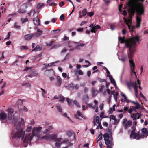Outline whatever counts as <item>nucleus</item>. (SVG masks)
I'll return each mask as SVG.
<instances>
[{"instance_id":"nucleus-11","label":"nucleus","mask_w":148,"mask_h":148,"mask_svg":"<svg viewBox=\"0 0 148 148\" xmlns=\"http://www.w3.org/2000/svg\"><path fill=\"white\" fill-rule=\"evenodd\" d=\"M126 121V119H124L123 122V124H124V127L125 129H127L129 128L130 126L132 125V121L131 120L128 121L127 123H125Z\"/></svg>"},{"instance_id":"nucleus-15","label":"nucleus","mask_w":148,"mask_h":148,"mask_svg":"<svg viewBox=\"0 0 148 148\" xmlns=\"http://www.w3.org/2000/svg\"><path fill=\"white\" fill-rule=\"evenodd\" d=\"M42 45L40 44L38 45L35 48H34L32 50V52H33V51L36 52L41 51L42 49Z\"/></svg>"},{"instance_id":"nucleus-51","label":"nucleus","mask_w":148,"mask_h":148,"mask_svg":"<svg viewBox=\"0 0 148 148\" xmlns=\"http://www.w3.org/2000/svg\"><path fill=\"white\" fill-rule=\"evenodd\" d=\"M95 121L96 123L97 124L99 123V117L98 116H97L95 118Z\"/></svg>"},{"instance_id":"nucleus-18","label":"nucleus","mask_w":148,"mask_h":148,"mask_svg":"<svg viewBox=\"0 0 148 148\" xmlns=\"http://www.w3.org/2000/svg\"><path fill=\"white\" fill-rule=\"evenodd\" d=\"M107 77L109 78V79L112 84H113L115 87L116 88L117 85L114 79L113 78L112 76L111 75H107Z\"/></svg>"},{"instance_id":"nucleus-28","label":"nucleus","mask_w":148,"mask_h":148,"mask_svg":"<svg viewBox=\"0 0 148 148\" xmlns=\"http://www.w3.org/2000/svg\"><path fill=\"white\" fill-rule=\"evenodd\" d=\"M102 138V135L101 132H100L97 138V142L101 140Z\"/></svg>"},{"instance_id":"nucleus-17","label":"nucleus","mask_w":148,"mask_h":148,"mask_svg":"<svg viewBox=\"0 0 148 148\" xmlns=\"http://www.w3.org/2000/svg\"><path fill=\"white\" fill-rule=\"evenodd\" d=\"M37 33L33 34V38H36L40 36L41 35L42 31V30L38 29H37Z\"/></svg>"},{"instance_id":"nucleus-59","label":"nucleus","mask_w":148,"mask_h":148,"mask_svg":"<svg viewBox=\"0 0 148 148\" xmlns=\"http://www.w3.org/2000/svg\"><path fill=\"white\" fill-rule=\"evenodd\" d=\"M103 104L102 103H101L99 106V108L100 109V110H102L103 108Z\"/></svg>"},{"instance_id":"nucleus-32","label":"nucleus","mask_w":148,"mask_h":148,"mask_svg":"<svg viewBox=\"0 0 148 148\" xmlns=\"http://www.w3.org/2000/svg\"><path fill=\"white\" fill-rule=\"evenodd\" d=\"M20 48L21 51L24 49L28 50V48L27 46H20Z\"/></svg>"},{"instance_id":"nucleus-40","label":"nucleus","mask_w":148,"mask_h":148,"mask_svg":"<svg viewBox=\"0 0 148 148\" xmlns=\"http://www.w3.org/2000/svg\"><path fill=\"white\" fill-rule=\"evenodd\" d=\"M77 113L78 115L79 116L81 117L82 118H83L84 119H86L85 117L82 114L80 111H77Z\"/></svg>"},{"instance_id":"nucleus-37","label":"nucleus","mask_w":148,"mask_h":148,"mask_svg":"<svg viewBox=\"0 0 148 148\" xmlns=\"http://www.w3.org/2000/svg\"><path fill=\"white\" fill-rule=\"evenodd\" d=\"M41 93L42 95V96L43 97H45V94H46L47 93V92L46 91H45V90L43 88H41Z\"/></svg>"},{"instance_id":"nucleus-8","label":"nucleus","mask_w":148,"mask_h":148,"mask_svg":"<svg viewBox=\"0 0 148 148\" xmlns=\"http://www.w3.org/2000/svg\"><path fill=\"white\" fill-rule=\"evenodd\" d=\"M124 21L126 24L127 25L129 29L131 31H133V30L134 29V27L131 26L130 25V24L131 23V18L130 17H129V18L128 19L125 18H124Z\"/></svg>"},{"instance_id":"nucleus-20","label":"nucleus","mask_w":148,"mask_h":148,"mask_svg":"<svg viewBox=\"0 0 148 148\" xmlns=\"http://www.w3.org/2000/svg\"><path fill=\"white\" fill-rule=\"evenodd\" d=\"M91 92L93 97H94L96 95L98 92V91L96 90L94 87H92L91 89Z\"/></svg>"},{"instance_id":"nucleus-58","label":"nucleus","mask_w":148,"mask_h":148,"mask_svg":"<svg viewBox=\"0 0 148 148\" xmlns=\"http://www.w3.org/2000/svg\"><path fill=\"white\" fill-rule=\"evenodd\" d=\"M62 140V138H56L55 140L56 142H60Z\"/></svg>"},{"instance_id":"nucleus-64","label":"nucleus","mask_w":148,"mask_h":148,"mask_svg":"<svg viewBox=\"0 0 148 148\" xmlns=\"http://www.w3.org/2000/svg\"><path fill=\"white\" fill-rule=\"evenodd\" d=\"M62 77L64 78H66L67 77V74L65 73H63L62 74Z\"/></svg>"},{"instance_id":"nucleus-9","label":"nucleus","mask_w":148,"mask_h":148,"mask_svg":"<svg viewBox=\"0 0 148 148\" xmlns=\"http://www.w3.org/2000/svg\"><path fill=\"white\" fill-rule=\"evenodd\" d=\"M89 27L91 30V32L92 33H95L96 31L95 29L100 28V27L99 25H97L95 26L93 23H92L89 26Z\"/></svg>"},{"instance_id":"nucleus-3","label":"nucleus","mask_w":148,"mask_h":148,"mask_svg":"<svg viewBox=\"0 0 148 148\" xmlns=\"http://www.w3.org/2000/svg\"><path fill=\"white\" fill-rule=\"evenodd\" d=\"M14 123V125L16 127V131L12 132V135L13 136V138H21V140H23L24 138L25 134V131L23 130V128H21V125H22L24 124V120L21 118V122H18V118L14 117L13 118Z\"/></svg>"},{"instance_id":"nucleus-33","label":"nucleus","mask_w":148,"mask_h":148,"mask_svg":"<svg viewBox=\"0 0 148 148\" xmlns=\"http://www.w3.org/2000/svg\"><path fill=\"white\" fill-rule=\"evenodd\" d=\"M85 62L86 63L88 64L87 65H84L82 66V67H85V68H87L89 67L90 65V64L88 61L87 60H85Z\"/></svg>"},{"instance_id":"nucleus-57","label":"nucleus","mask_w":148,"mask_h":148,"mask_svg":"<svg viewBox=\"0 0 148 148\" xmlns=\"http://www.w3.org/2000/svg\"><path fill=\"white\" fill-rule=\"evenodd\" d=\"M53 43V42L52 41H51L50 42L47 44V46H50Z\"/></svg>"},{"instance_id":"nucleus-36","label":"nucleus","mask_w":148,"mask_h":148,"mask_svg":"<svg viewBox=\"0 0 148 148\" xmlns=\"http://www.w3.org/2000/svg\"><path fill=\"white\" fill-rule=\"evenodd\" d=\"M56 107L58 111L60 112H62V109L61 107L59 105H56Z\"/></svg>"},{"instance_id":"nucleus-53","label":"nucleus","mask_w":148,"mask_h":148,"mask_svg":"<svg viewBox=\"0 0 148 148\" xmlns=\"http://www.w3.org/2000/svg\"><path fill=\"white\" fill-rule=\"evenodd\" d=\"M94 15V13L92 12H88L87 13V15L91 17Z\"/></svg>"},{"instance_id":"nucleus-47","label":"nucleus","mask_w":148,"mask_h":148,"mask_svg":"<svg viewBox=\"0 0 148 148\" xmlns=\"http://www.w3.org/2000/svg\"><path fill=\"white\" fill-rule=\"evenodd\" d=\"M21 110H23L25 112H27L28 110L25 107V106H23L22 108L21 109Z\"/></svg>"},{"instance_id":"nucleus-38","label":"nucleus","mask_w":148,"mask_h":148,"mask_svg":"<svg viewBox=\"0 0 148 148\" xmlns=\"http://www.w3.org/2000/svg\"><path fill=\"white\" fill-rule=\"evenodd\" d=\"M62 144V143L60 142H56L55 143V146L57 148H60V147Z\"/></svg>"},{"instance_id":"nucleus-16","label":"nucleus","mask_w":148,"mask_h":148,"mask_svg":"<svg viewBox=\"0 0 148 148\" xmlns=\"http://www.w3.org/2000/svg\"><path fill=\"white\" fill-rule=\"evenodd\" d=\"M7 118L6 114L4 111H1L0 113V120H1L5 119Z\"/></svg>"},{"instance_id":"nucleus-14","label":"nucleus","mask_w":148,"mask_h":148,"mask_svg":"<svg viewBox=\"0 0 148 148\" xmlns=\"http://www.w3.org/2000/svg\"><path fill=\"white\" fill-rule=\"evenodd\" d=\"M141 116V114L137 113L135 114L133 113L131 114V117L134 120H136L137 119H139Z\"/></svg>"},{"instance_id":"nucleus-50","label":"nucleus","mask_w":148,"mask_h":148,"mask_svg":"<svg viewBox=\"0 0 148 148\" xmlns=\"http://www.w3.org/2000/svg\"><path fill=\"white\" fill-rule=\"evenodd\" d=\"M66 135L70 137L72 135V132L70 131H67L66 132Z\"/></svg>"},{"instance_id":"nucleus-54","label":"nucleus","mask_w":148,"mask_h":148,"mask_svg":"<svg viewBox=\"0 0 148 148\" xmlns=\"http://www.w3.org/2000/svg\"><path fill=\"white\" fill-rule=\"evenodd\" d=\"M21 21H22V23H23L27 22L28 21V19L27 18H25L24 19H21Z\"/></svg>"},{"instance_id":"nucleus-26","label":"nucleus","mask_w":148,"mask_h":148,"mask_svg":"<svg viewBox=\"0 0 148 148\" xmlns=\"http://www.w3.org/2000/svg\"><path fill=\"white\" fill-rule=\"evenodd\" d=\"M36 13V11L35 9H33L31 10L29 13H28V14L29 16L32 15L33 16L34 14Z\"/></svg>"},{"instance_id":"nucleus-22","label":"nucleus","mask_w":148,"mask_h":148,"mask_svg":"<svg viewBox=\"0 0 148 148\" xmlns=\"http://www.w3.org/2000/svg\"><path fill=\"white\" fill-rule=\"evenodd\" d=\"M110 120L112 119L114 121V124H117L118 122V121L116 119L115 116L113 115H110Z\"/></svg>"},{"instance_id":"nucleus-29","label":"nucleus","mask_w":148,"mask_h":148,"mask_svg":"<svg viewBox=\"0 0 148 148\" xmlns=\"http://www.w3.org/2000/svg\"><path fill=\"white\" fill-rule=\"evenodd\" d=\"M120 94H121V96H122V97H123L124 99H121V100L122 101H124L127 100V97L126 96H125V95L124 93H123V92H121Z\"/></svg>"},{"instance_id":"nucleus-45","label":"nucleus","mask_w":148,"mask_h":148,"mask_svg":"<svg viewBox=\"0 0 148 148\" xmlns=\"http://www.w3.org/2000/svg\"><path fill=\"white\" fill-rule=\"evenodd\" d=\"M82 16H84L87 13V10L86 9H83L82 11Z\"/></svg>"},{"instance_id":"nucleus-1","label":"nucleus","mask_w":148,"mask_h":148,"mask_svg":"<svg viewBox=\"0 0 148 148\" xmlns=\"http://www.w3.org/2000/svg\"><path fill=\"white\" fill-rule=\"evenodd\" d=\"M139 36L138 35L132 37L130 38L125 39L124 37H119L118 40L121 43H125L127 47L129 49V51L127 52V54L129 59V62L130 67L131 69L130 74L132 75L134 74L136 77L137 78V75L136 72L134 71L135 65L133 60H131L132 58L133 53L135 51V47L139 44L140 42L139 39Z\"/></svg>"},{"instance_id":"nucleus-60","label":"nucleus","mask_w":148,"mask_h":148,"mask_svg":"<svg viewBox=\"0 0 148 148\" xmlns=\"http://www.w3.org/2000/svg\"><path fill=\"white\" fill-rule=\"evenodd\" d=\"M64 2L62 1L59 3V5L60 7H62L64 5Z\"/></svg>"},{"instance_id":"nucleus-46","label":"nucleus","mask_w":148,"mask_h":148,"mask_svg":"<svg viewBox=\"0 0 148 148\" xmlns=\"http://www.w3.org/2000/svg\"><path fill=\"white\" fill-rule=\"evenodd\" d=\"M74 86L73 83H71L68 85V87L70 89H73L74 88Z\"/></svg>"},{"instance_id":"nucleus-5","label":"nucleus","mask_w":148,"mask_h":148,"mask_svg":"<svg viewBox=\"0 0 148 148\" xmlns=\"http://www.w3.org/2000/svg\"><path fill=\"white\" fill-rule=\"evenodd\" d=\"M57 136V134H47L41 137L40 139L41 140L45 139L47 141H50L53 140Z\"/></svg>"},{"instance_id":"nucleus-63","label":"nucleus","mask_w":148,"mask_h":148,"mask_svg":"<svg viewBox=\"0 0 148 148\" xmlns=\"http://www.w3.org/2000/svg\"><path fill=\"white\" fill-rule=\"evenodd\" d=\"M88 90V88L86 87H85L84 88L83 91L84 93H86L87 92Z\"/></svg>"},{"instance_id":"nucleus-43","label":"nucleus","mask_w":148,"mask_h":148,"mask_svg":"<svg viewBox=\"0 0 148 148\" xmlns=\"http://www.w3.org/2000/svg\"><path fill=\"white\" fill-rule=\"evenodd\" d=\"M18 13H20L21 14H23L25 13L26 12V11L25 10L21 9L18 10Z\"/></svg>"},{"instance_id":"nucleus-39","label":"nucleus","mask_w":148,"mask_h":148,"mask_svg":"<svg viewBox=\"0 0 148 148\" xmlns=\"http://www.w3.org/2000/svg\"><path fill=\"white\" fill-rule=\"evenodd\" d=\"M23 101L21 100H19L17 102V104L18 106V108H19V106L23 105Z\"/></svg>"},{"instance_id":"nucleus-56","label":"nucleus","mask_w":148,"mask_h":148,"mask_svg":"<svg viewBox=\"0 0 148 148\" xmlns=\"http://www.w3.org/2000/svg\"><path fill=\"white\" fill-rule=\"evenodd\" d=\"M44 5L42 3H39L37 5V8H39L42 7Z\"/></svg>"},{"instance_id":"nucleus-34","label":"nucleus","mask_w":148,"mask_h":148,"mask_svg":"<svg viewBox=\"0 0 148 148\" xmlns=\"http://www.w3.org/2000/svg\"><path fill=\"white\" fill-rule=\"evenodd\" d=\"M66 100L69 105L70 106H72L71 103L72 101V100L68 98H67Z\"/></svg>"},{"instance_id":"nucleus-12","label":"nucleus","mask_w":148,"mask_h":148,"mask_svg":"<svg viewBox=\"0 0 148 148\" xmlns=\"http://www.w3.org/2000/svg\"><path fill=\"white\" fill-rule=\"evenodd\" d=\"M6 111L8 112V118L9 120H10L12 118V116L14 112V110L11 108H9Z\"/></svg>"},{"instance_id":"nucleus-27","label":"nucleus","mask_w":148,"mask_h":148,"mask_svg":"<svg viewBox=\"0 0 148 148\" xmlns=\"http://www.w3.org/2000/svg\"><path fill=\"white\" fill-rule=\"evenodd\" d=\"M140 105L138 103L136 105V106H133L132 107V108H133V110L134 111H136V109H139L140 107Z\"/></svg>"},{"instance_id":"nucleus-25","label":"nucleus","mask_w":148,"mask_h":148,"mask_svg":"<svg viewBox=\"0 0 148 148\" xmlns=\"http://www.w3.org/2000/svg\"><path fill=\"white\" fill-rule=\"evenodd\" d=\"M82 100L84 101L86 104L88 100V97L87 95H84L82 97Z\"/></svg>"},{"instance_id":"nucleus-10","label":"nucleus","mask_w":148,"mask_h":148,"mask_svg":"<svg viewBox=\"0 0 148 148\" xmlns=\"http://www.w3.org/2000/svg\"><path fill=\"white\" fill-rule=\"evenodd\" d=\"M38 15V13L36 14V17L34 18L33 20L34 24L36 25H40V21Z\"/></svg>"},{"instance_id":"nucleus-42","label":"nucleus","mask_w":148,"mask_h":148,"mask_svg":"<svg viewBox=\"0 0 148 148\" xmlns=\"http://www.w3.org/2000/svg\"><path fill=\"white\" fill-rule=\"evenodd\" d=\"M32 129V127L31 126H29L27 127L26 129V131L27 132H30L31 130Z\"/></svg>"},{"instance_id":"nucleus-52","label":"nucleus","mask_w":148,"mask_h":148,"mask_svg":"<svg viewBox=\"0 0 148 148\" xmlns=\"http://www.w3.org/2000/svg\"><path fill=\"white\" fill-rule=\"evenodd\" d=\"M115 106H116V105L114 104L113 105L112 108H110V112H111V111H112V110H113V111H115Z\"/></svg>"},{"instance_id":"nucleus-7","label":"nucleus","mask_w":148,"mask_h":148,"mask_svg":"<svg viewBox=\"0 0 148 148\" xmlns=\"http://www.w3.org/2000/svg\"><path fill=\"white\" fill-rule=\"evenodd\" d=\"M141 131L142 133L140 135L141 139L146 138L148 136V130L144 127L141 129Z\"/></svg>"},{"instance_id":"nucleus-44","label":"nucleus","mask_w":148,"mask_h":148,"mask_svg":"<svg viewBox=\"0 0 148 148\" xmlns=\"http://www.w3.org/2000/svg\"><path fill=\"white\" fill-rule=\"evenodd\" d=\"M59 97L60 98L59 101H63L65 99V98L62 96V95H59Z\"/></svg>"},{"instance_id":"nucleus-6","label":"nucleus","mask_w":148,"mask_h":148,"mask_svg":"<svg viewBox=\"0 0 148 148\" xmlns=\"http://www.w3.org/2000/svg\"><path fill=\"white\" fill-rule=\"evenodd\" d=\"M134 126H132V130L131 132V134L130 135V137L131 138L135 139L136 140H139L141 139L140 137V135L139 134L138 132L137 133L135 132V130L134 129Z\"/></svg>"},{"instance_id":"nucleus-41","label":"nucleus","mask_w":148,"mask_h":148,"mask_svg":"<svg viewBox=\"0 0 148 148\" xmlns=\"http://www.w3.org/2000/svg\"><path fill=\"white\" fill-rule=\"evenodd\" d=\"M20 26L18 25L16 23H15L14 25V27L16 29H19L20 28Z\"/></svg>"},{"instance_id":"nucleus-2","label":"nucleus","mask_w":148,"mask_h":148,"mask_svg":"<svg viewBox=\"0 0 148 148\" xmlns=\"http://www.w3.org/2000/svg\"><path fill=\"white\" fill-rule=\"evenodd\" d=\"M41 126L34 127L31 133H27L25 134L24 138L23 145L25 147H26L29 144L30 145L31 142L32 143H37L40 139V132L42 129Z\"/></svg>"},{"instance_id":"nucleus-24","label":"nucleus","mask_w":148,"mask_h":148,"mask_svg":"<svg viewBox=\"0 0 148 148\" xmlns=\"http://www.w3.org/2000/svg\"><path fill=\"white\" fill-rule=\"evenodd\" d=\"M74 43L76 45L75 47V48L77 49H80V47H83L84 45V44L83 43L78 44L77 42H74Z\"/></svg>"},{"instance_id":"nucleus-21","label":"nucleus","mask_w":148,"mask_h":148,"mask_svg":"<svg viewBox=\"0 0 148 148\" xmlns=\"http://www.w3.org/2000/svg\"><path fill=\"white\" fill-rule=\"evenodd\" d=\"M57 83L56 84V85L58 86H60L62 83V79L59 76H57Z\"/></svg>"},{"instance_id":"nucleus-31","label":"nucleus","mask_w":148,"mask_h":148,"mask_svg":"<svg viewBox=\"0 0 148 148\" xmlns=\"http://www.w3.org/2000/svg\"><path fill=\"white\" fill-rule=\"evenodd\" d=\"M22 86L26 87V88H30L31 87V85L29 83H27L23 84H22Z\"/></svg>"},{"instance_id":"nucleus-13","label":"nucleus","mask_w":148,"mask_h":148,"mask_svg":"<svg viewBox=\"0 0 148 148\" xmlns=\"http://www.w3.org/2000/svg\"><path fill=\"white\" fill-rule=\"evenodd\" d=\"M29 74L28 75L29 77L32 78L33 77H35L38 75L37 71L34 70H32L29 71Z\"/></svg>"},{"instance_id":"nucleus-4","label":"nucleus","mask_w":148,"mask_h":148,"mask_svg":"<svg viewBox=\"0 0 148 148\" xmlns=\"http://www.w3.org/2000/svg\"><path fill=\"white\" fill-rule=\"evenodd\" d=\"M103 137L105 144L108 145H110V146L112 147L114 144L111 133H109V134L107 133H105L103 135Z\"/></svg>"},{"instance_id":"nucleus-30","label":"nucleus","mask_w":148,"mask_h":148,"mask_svg":"<svg viewBox=\"0 0 148 148\" xmlns=\"http://www.w3.org/2000/svg\"><path fill=\"white\" fill-rule=\"evenodd\" d=\"M94 103L95 104L92 106V108L93 109H95V108H98V107L97 106V104L98 103V101H97L96 100H95L94 101Z\"/></svg>"},{"instance_id":"nucleus-55","label":"nucleus","mask_w":148,"mask_h":148,"mask_svg":"<svg viewBox=\"0 0 148 148\" xmlns=\"http://www.w3.org/2000/svg\"><path fill=\"white\" fill-rule=\"evenodd\" d=\"M64 19V16L63 14H62L60 17V19L61 21H63Z\"/></svg>"},{"instance_id":"nucleus-23","label":"nucleus","mask_w":148,"mask_h":148,"mask_svg":"<svg viewBox=\"0 0 148 148\" xmlns=\"http://www.w3.org/2000/svg\"><path fill=\"white\" fill-rule=\"evenodd\" d=\"M74 72L75 75H83V72L80 70L76 69L74 71Z\"/></svg>"},{"instance_id":"nucleus-61","label":"nucleus","mask_w":148,"mask_h":148,"mask_svg":"<svg viewBox=\"0 0 148 148\" xmlns=\"http://www.w3.org/2000/svg\"><path fill=\"white\" fill-rule=\"evenodd\" d=\"M126 58V57H124L122 58H120L119 57H118V59L119 60H121L123 62L124 61Z\"/></svg>"},{"instance_id":"nucleus-49","label":"nucleus","mask_w":148,"mask_h":148,"mask_svg":"<svg viewBox=\"0 0 148 148\" xmlns=\"http://www.w3.org/2000/svg\"><path fill=\"white\" fill-rule=\"evenodd\" d=\"M73 103L75 104L77 107L79 108L80 107V106L79 104H78L77 101L76 100H74L73 101Z\"/></svg>"},{"instance_id":"nucleus-35","label":"nucleus","mask_w":148,"mask_h":148,"mask_svg":"<svg viewBox=\"0 0 148 148\" xmlns=\"http://www.w3.org/2000/svg\"><path fill=\"white\" fill-rule=\"evenodd\" d=\"M134 92L135 94V95L136 97H137V93H138V91H137V86L136 84V83L135 85L134 86Z\"/></svg>"},{"instance_id":"nucleus-62","label":"nucleus","mask_w":148,"mask_h":148,"mask_svg":"<svg viewBox=\"0 0 148 148\" xmlns=\"http://www.w3.org/2000/svg\"><path fill=\"white\" fill-rule=\"evenodd\" d=\"M47 129L48 130V131L49 132L51 130L53 129V128L52 126H49Z\"/></svg>"},{"instance_id":"nucleus-48","label":"nucleus","mask_w":148,"mask_h":148,"mask_svg":"<svg viewBox=\"0 0 148 148\" xmlns=\"http://www.w3.org/2000/svg\"><path fill=\"white\" fill-rule=\"evenodd\" d=\"M42 53H40V54H39L36 57V56H34V58L35 59H36L37 58H40V57H41V56H42Z\"/></svg>"},{"instance_id":"nucleus-19","label":"nucleus","mask_w":148,"mask_h":148,"mask_svg":"<svg viewBox=\"0 0 148 148\" xmlns=\"http://www.w3.org/2000/svg\"><path fill=\"white\" fill-rule=\"evenodd\" d=\"M33 34H27L25 36V38L26 40L28 41L33 38Z\"/></svg>"}]
</instances>
